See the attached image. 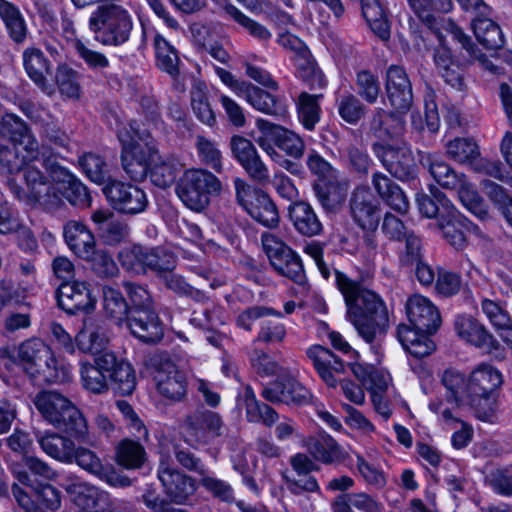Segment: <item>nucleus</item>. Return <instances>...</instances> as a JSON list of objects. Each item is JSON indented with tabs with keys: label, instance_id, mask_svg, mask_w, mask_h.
I'll return each mask as SVG.
<instances>
[{
	"label": "nucleus",
	"instance_id": "obj_64",
	"mask_svg": "<svg viewBox=\"0 0 512 512\" xmlns=\"http://www.w3.org/2000/svg\"><path fill=\"white\" fill-rule=\"evenodd\" d=\"M357 93L366 102L372 104L378 99L380 84L376 75L368 70H361L356 75Z\"/></svg>",
	"mask_w": 512,
	"mask_h": 512
},
{
	"label": "nucleus",
	"instance_id": "obj_53",
	"mask_svg": "<svg viewBox=\"0 0 512 512\" xmlns=\"http://www.w3.org/2000/svg\"><path fill=\"white\" fill-rule=\"evenodd\" d=\"M50 355L49 347L38 338H33L23 342L18 347L17 357L23 364L39 366L41 362L47 363Z\"/></svg>",
	"mask_w": 512,
	"mask_h": 512
},
{
	"label": "nucleus",
	"instance_id": "obj_50",
	"mask_svg": "<svg viewBox=\"0 0 512 512\" xmlns=\"http://www.w3.org/2000/svg\"><path fill=\"white\" fill-rule=\"evenodd\" d=\"M246 416L250 422H262L270 427L278 420L277 412L265 403H260L251 390L245 393Z\"/></svg>",
	"mask_w": 512,
	"mask_h": 512
},
{
	"label": "nucleus",
	"instance_id": "obj_13",
	"mask_svg": "<svg viewBox=\"0 0 512 512\" xmlns=\"http://www.w3.org/2000/svg\"><path fill=\"white\" fill-rule=\"evenodd\" d=\"M111 206L124 214H138L143 212L148 199L146 193L136 185L112 180L103 188Z\"/></svg>",
	"mask_w": 512,
	"mask_h": 512
},
{
	"label": "nucleus",
	"instance_id": "obj_18",
	"mask_svg": "<svg viewBox=\"0 0 512 512\" xmlns=\"http://www.w3.org/2000/svg\"><path fill=\"white\" fill-rule=\"evenodd\" d=\"M378 158L389 173L408 180L416 175V164L412 151L406 144L383 145L376 151Z\"/></svg>",
	"mask_w": 512,
	"mask_h": 512
},
{
	"label": "nucleus",
	"instance_id": "obj_57",
	"mask_svg": "<svg viewBox=\"0 0 512 512\" xmlns=\"http://www.w3.org/2000/svg\"><path fill=\"white\" fill-rule=\"evenodd\" d=\"M371 127L379 137H392L402 131L403 122L399 115L378 109L373 116Z\"/></svg>",
	"mask_w": 512,
	"mask_h": 512
},
{
	"label": "nucleus",
	"instance_id": "obj_39",
	"mask_svg": "<svg viewBox=\"0 0 512 512\" xmlns=\"http://www.w3.org/2000/svg\"><path fill=\"white\" fill-rule=\"evenodd\" d=\"M147 458L141 443L132 439H123L116 447L115 461L128 470L140 469Z\"/></svg>",
	"mask_w": 512,
	"mask_h": 512
},
{
	"label": "nucleus",
	"instance_id": "obj_7",
	"mask_svg": "<svg viewBox=\"0 0 512 512\" xmlns=\"http://www.w3.org/2000/svg\"><path fill=\"white\" fill-rule=\"evenodd\" d=\"M88 24L97 41L112 46L127 42L133 29L130 13L116 4L99 6L91 13Z\"/></svg>",
	"mask_w": 512,
	"mask_h": 512
},
{
	"label": "nucleus",
	"instance_id": "obj_30",
	"mask_svg": "<svg viewBox=\"0 0 512 512\" xmlns=\"http://www.w3.org/2000/svg\"><path fill=\"white\" fill-rule=\"evenodd\" d=\"M64 239L69 249L82 259L91 257L96 246L91 230L75 220L67 222L64 226Z\"/></svg>",
	"mask_w": 512,
	"mask_h": 512
},
{
	"label": "nucleus",
	"instance_id": "obj_26",
	"mask_svg": "<svg viewBox=\"0 0 512 512\" xmlns=\"http://www.w3.org/2000/svg\"><path fill=\"white\" fill-rule=\"evenodd\" d=\"M124 323L135 337L145 343H155L163 336V327L155 309L130 310Z\"/></svg>",
	"mask_w": 512,
	"mask_h": 512
},
{
	"label": "nucleus",
	"instance_id": "obj_23",
	"mask_svg": "<svg viewBox=\"0 0 512 512\" xmlns=\"http://www.w3.org/2000/svg\"><path fill=\"white\" fill-rule=\"evenodd\" d=\"M306 355L320 378L329 387H336L339 377L345 372L343 361L332 351L321 345L310 346L306 350Z\"/></svg>",
	"mask_w": 512,
	"mask_h": 512
},
{
	"label": "nucleus",
	"instance_id": "obj_44",
	"mask_svg": "<svg viewBox=\"0 0 512 512\" xmlns=\"http://www.w3.org/2000/svg\"><path fill=\"white\" fill-rule=\"evenodd\" d=\"M256 127L259 135L255 138L258 146L271 158L279 157L276 148L285 131V127L274 124L265 119H257Z\"/></svg>",
	"mask_w": 512,
	"mask_h": 512
},
{
	"label": "nucleus",
	"instance_id": "obj_54",
	"mask_svg": "<svg viewBox=\"0 0 512 512\" xmlns=\"http://www.w3.org/2000/svg\"><path fill=\"white\" fill-rule=\"evenodd\" d=\"M55 82L60 93L69 99L81 96L80 76L77 71L67 65H59L55 73Z\"/></svg>",
	"mask_w": 512,
	"mask_h": 512
},
{
	"label": "nucleus",
	"instance_id": "obj_21",
	"mask_svg": "<svg viewBox=\"0 0 512 512\" xmlns=\"http://www.w3.org/2000/svg\"><path fill=\"white\" fill-rule=\"evenodd\" d=\"M290 465L298 478H292L282 473V477L286 483L288 490L293 495H300L303 492L321 494L320 486L316 478L310 473L317 471V465L305 454L297 453L290 458Z\"/></svg>",
	"mask_w": 512,
	"mask_h": 512
},
{
	"label": "nucleus",
	"instance_id": "obj_15",
	"mask_svg": "<svg viewBox=\"0 0 512 512\" xmlns=\"http://www.w3.org/2000/svg\"><path fill=\"white\" fill-rule=\"evenodd\" d=\"M157 476L167 496L177 504H183L196 491L193 478L177 470L170 460L161 456Z\"/></svg>",
	"mask_w": 512,
	"mask_h": 512
},
{
	"label": "nucleus",
	"instance_id": "obj_46",
	"mask_svg": "<svg viewBox=\"0 0 512 512\" xmlns=\"http://www.w3.org/2000/svg\"><path fill=\"white\" fill-rule=\"evenodd\" d=\"M193 113L203 124L212 127L216 123L215 113L210 105L205 84L196 81L190 92Z\"/></svg>",
	"mask_w": 512,
	"mask_h": 512
},
{
	"label": "nucleus",
	"instance_id": "obj_31",
	"mask_svg": "<svg viewBox=\"0 0 512 512\" xmlns=\"http://www.w3.org/2000/svg\"><path fill=\"white\" fill-rule=\"evenodd\" d=\"M372 185L378 196L393 210L406 214L409 201L403 190L387 175L376 172L372 175Z\"/></svg>",
	"mask_w": 512,
	"mask_h": 512
},
{
	"label": "nucleus",
	"instance_id": "obj_56",
	"mask_svg": "<svg viewBox=\"0 0 512 512\" xmlns=\"http://www.w3.org/2000/svg\"><path fill=\"white\" fill-rule=\"evenodd\" d=\"M434 190L435 191L431 189V192L435 199L427 195H419L416 198L419 211L428 218H433L437 215L441 217L447 214L448 209L453 208L450 201L442 192L436 188Z\"/></svg>",
	"mask_w": 512,
	"mask_h": 512
},
{
	"label": "nucleus",
	"instance_id": "obj_16",
	"mask_svg": "<svg viewBox=\"0 0 512 512\" xmlns=\"http://www.w3.org/2000/svg\"><path fill=\"white\" fill-rule=\"evenodd\" d=\"M350 211L354 222L364 231L375 232L380 219L378 200L367 187H358L350 198Z\"/></svg>",
	"mask_w": 512,
	"mask_h": 512
},
{
	"label": "nucleus",
	"instance_id": "obj_61",
	"mask_svg": "<svg viewBox=\"0 0 512 512\" xmlns=\"http://www.w3.org/2000/svg\"><path fill=\"white\" fill-rule=\"evenodd\" d=\"M411 10L423 22L430 23L433 11L448 12L452 8L451 0H407Z\"/></svg>",
	"mask_w": 512,
	"mask_h": 512
},
{
	"label": "nucleus",
	"instance_id": "obj_51",
	"mask_svg": "<svg viewBox=\"0 0 512 512\" xmlns=\"http://www.w3.org/2000/svg\"><path fill=\"white\" fill-rule=\"evenodd\" d=\"M434 60L445 83L454 89L461 90L464 85L462 73L459 66L452 62L449 52L445 49L437 50Z\"/></svg>",
	"mask_w": 512,
	"mask_h": 512
},
{
	"label": "nucleus",
	"instance_id": "obj_28",
	"mask_svg": "<svg viewBox=\"0 0 512 512\" xmlns=\"http://www.w3.org/2000/svg\"><path fill=\"white\" fill-rule=\"evenodd\" d=\"M184 426L187 433L195 440L203 441L207 435L220 436L223 422L217 413L199 408L186 417Z\"/></svg>",
	"mask_w": 512,
	"mask_h": 512
},
{
	"label": "nucleus",
	"instance_id": "obj_47",
	"mask_svg": "<svg viewBox=\"0 0 512 512\" xmlns=\"http://www.w3.org/2000/svg\"><path fill=\"white\" fill-rule=\"evenodd\" d=\"M180 167V163L174 158L156 159L155 154L150 167L151 181L160 188L169 187L174 183Z\"/></svg>",
	"mask_w": 512,
	"mask_h": 512
},
{
	"label": "nucleus",
	"instance_id": "obj_37",
	"mask_svg": "<svg viewBox=\"0 0 512 512\" xmlns=\"http://www.w3.org/2000/svg\"><path fill=\"white\" fill-rule=\"evenodd\" d=\"M439 228L443 237L454 247L461 249L465 245V230L468 222L454 207L439 219Z\"/></svg>",
	"mask_w": 512,
	"mask_h": 512
},
{
	"label": "nucleus",
	"instance_id": "obj_25",
	"mask_svg": "<svg viewBox=\"0 0 512 512\" xmlns=\"http://www.w3.org/2000/svg\"><path fill=\"white\" fill-rule=\"evenodd\" d=\"M262 396L273 403L308 405L313 402L312 393L294 378L275 382L265 388Z\"/></svg>",
	"mask_w": 512,
	"mask_h": 512
},
{
	"label": "nucleus",
	"instance_id": "obj_29",
	"mask_svg": "<svg viewBox=\"0 0 512 512\" xmlns=\"http://www.w3.org/2000/svg\"><path fill=\"white\" fill-rule=\"evenodd\" d=\"M108 356L112 358L111 370L108 372L109 387L123 395H131L137 384L136 372L132 364L119 358L113 351H107Z\"/></svg>",
	"mask_w": 512,
	"mask_h": 512
},
{
	"label": "nucleus",
	"instance_id": "obj_22",
	"mask_svg": "<svg viewBox=\"0 0 512 512\" xmlns=\"http://www.w3.org/2000/svg\"><path fill=\"white\" fill-rule=\"evenodd\" d=\"M112 364L107 351L96 355L94 363L81 361L79 372L84 389L97 395L106 393L109 390L108 372Z\"/></svg>",
	"mask_w": 512,
	"mask_h": 512
},
{
	"label": "nucleus",
	"instance_id": "obj_45",
	"mask_svg": "<svg viewBox=\"0 0 512 512\" xmlns=\"http://www.w3.org/2000/svg\"><path fill=\"white\" fill-rule=\"evenodd\" d=\"M362 14L371 30L381 39L388 40L390 26L386 14L378 0H361Z\"/></svg>",
	"mask_w": 512,
	"mask_h": 512
},
{
	"label": "nucleus",
	"instance_id": "obj_42",
	"mask_svg": "<svg viewBox=\"0 0 512 512\" xmlns=\"http://www.w3.org/2000/svg\"><path fill=\"white\" fill-rule=\"evenodd\" d=\"M321 97V94L317 95L302 92L296 101L298 120L308 131L314 130L315 126L320 121L321 107L319 99Z\"/></svg>",
	"mask_w": 512,
	"mask_h": 512
},
{
	"label": "nucleus",
	"instance_id": "obj_55",
	"mask_svg": "<svg viewBox=\"0 0 512 512\" xmlns=\"http://www.w3.org/2000/svg\"><path fill=\"white\" fill-rule=\"evenodd\" d=\"M176 266L175 256L163 248H147L145 271L150 269L163 277Z\"/></svg>",
	"mask_w": 512,
	"mask_h": 512
},
{
	"label": "nucleus",
	"instance_id": "obj_33",
	"mask_svg": "<svg viewBox=\"0 0 512 512\" xmlns=\"http://www.w3.org/2000/svg\"><path fill=\"white\" fill-rule=\"evenodd\" d=\"M27 469L36 477L43 480H54L57 477V473L42 459L35 456H25L23 464L12 463L11 473L14 478L21 484L34 487V481L28 473Z\"/></svg>",
	"mask_w": 512,
	"mask_h": 512
},
{
	"label": "nucleus",
	"instance_id": "obj_34",
	"mask_svg": "<svg viewBox=\"0 0 512 512\" xmlns=\"http://www.w3.org/2000/svg\"><path fill=\"white\" fill-rule=\"evenodd\" d=\"M241 98H244L254 109L268 115L284 117L287 114L286 106L274 95L248 83Z\"/></svg>",
	"mask_w": 512,
	"mask_h": 512
},
{
	"label": "nucleus",
	"instance_id": "obj_62",
	"mask_svg": "<svg viewBox=\"0 0 512 512\" xmlns=\"http://www.w3.org/2000/svg\"><path fill=\"white\" fill-rule=\"evenodd\" d=\"M79 163L83 172L95 183H103L108 176L107 164L98 154L86 153L79 159Z\"/></svg>",
	"mask_w": 512,
	"mask_h": 512
},
{
	"label": "nucleus",
	"instance_id": "obj_1",
	"mask_svg": "<svg viewBox=\"0 0 512 512\" xmlns=\"http://www.w3.org/2000/svg\"><path fill=\"white\" fill-rule=\"evenodd\" d=\"M9 140L14 146L10 151L0 154V161L7 166L10 174L16 177L7 179L15 196L27 203H50L51 183L31 161L39 155V143L27 124L17 115H0V140Z\"/></svg>",
	"mask_w": 512,
	"mask_h": 512
},
{
	"label": "nucleus",
	"instance_id": "obj_2",
	"mask_svg": "<svg viewBox=\"0 0 512 512\" xmlns=\"http://www.w3.org/2000/svg\"><path fill=\"white\" fill-rule=\"evenodd\" d=\"M335 282L347 307L346 316L359 336L367 343L373 342L377 328L388 321L386 306L374 291L335 270Z\"/></svg>",
	"mask_w": 512,
	"mask_h": 512
},
{
	"label": "nucleus",
	"instance_id": "obj_40",
	"mask_svg": "<svg viewBox=\"0 0 512 512\" xmlns=\"http://www.w3.org/2000/svg\"><path fill=\"white\" fill-rule=\"evenodd\" d=\"M487 15H477L473 20L474 34L477 40L488 49H499L504 43V35L500 26Z\"/></svg>",
	"mask_w": 512,
	"mask_h": 512
},
{
	"label": "nucleus",
	"instance_id": "obj_20",
	"mask_svg": "<svg viewBox=\"0 0 512 512\" xmlns=\"http://www.w3.org/2000/svg\"><path fill=\"white\" fill-rule=\"evenodd\" d=\"M22 63L29 79L46 95L52 96L55 87L49 82L52 64L44 52L35 46H29L22 52Z\"/></svg>",
	"mask_w": 512,
	"mask_h": 512
},
{
	"label": "nucleus",
	"instance_id": "obj_63",
	"mask_svg": "<svg viewBox=\"0 0 512 512\" xmlns=\"http://www.w3.org/2000/svg\"><path fill=\"white\" fill-rule=\"evenodd\" d=\"M287 336L285 324L272 319H263L259 324L256 341L264 344H280Z\"/></svg>",
	"mask_w": 512,
	"mask_h": 512
},
{
	"label": "nucleus",
	"instance_id": "obj_17",
	"mask_svg": "<svg viewBox=\"0 0 512 512\" xmlns=\"http://www.w3.org/2000/svg\"><path fill=\"white\" fill-rule=\"evenodd\" d=\"M454 329L461 341L483 349L489 354L500 347L499 341L489 332L485 325L471 315L461 314L456 316Z\"/></svg>",
	"mask_w": 512,
	"mask_h": 512
},
{
	"label": "nucleus",
	"instance_id": "obj_59",
	"mask_svg": "<svg viewBox=\"0 0 512 512\" xmlns=\"http://www.w3.org/2000/svg\"><path fill=\"white\" fill-rule=\"evenodd\" d=\"M449 34L451 38L455 41H457L462 48L467 50L470 56L474 57L476 60L479 61L481 66L493 73L496 74L499 72V68L492 63L490 59H488L484 54L476 52V46L472 43L471 38L466 35L460 27L455 25L454 23L449 24Z\"/></svg>",
	"mask_w": 512,
	"mask_h": 512
},
{
	"label": "nucleus",
	"instance_id": "obj_27",
	"mask_svg": "<svg viewBox=\"0 0 512 512\" xmlns=\"http://www.w3.org/2000/svg\"><path fill=\"white\" fill-rule=\"evenodd\" d=\"M109 341L110 337L104 325L91 317L84 319L83 326L75 337V344L81 352L95 356L107 351L105 348Z\"/></svg>",
	"mask_w": 512,
	"mask_h": 512
},
{
	"label": "nucleus",
	"instance_id": "obj_58",
	"mask_svg": "<svg viewBox=\"0 0 512 512\" xmlns=\"http://www.w3.org/2000/svg\"><path fill=\"white\" fill-rule=\"evenodd\" d=\"M481 310L496 330L512 331V317L504 305L499 302L483 298L481 300Z\"/></svg>",
	"mask_w": 512,
	"mask_h": 512
},
{
	"label": "nucleus",
	"instance_id": "obj_3",
	"mask_svg": "<svg viewBox=\"0 0 512 512\" xmlns=\"http://www.w3.org/2000/svg\"><path fill=\"white\" fill-rule=\"evenodd\" d=\"M503 381L501 371L489 363H481L471 371L466 400L479 420L493 422Z\"/></svg>",
	"mask_w": 512,
	"mask_h": 512
},
{
	"label": "nucleus",
	"instance_id": "obj_35",
	"mask_svg": "<svg viewBox=\"0 0 512 512\" xmlns=\"http://www.w3.org/2000/svg\"><path fill=\"white\" fill-rule=\"evenodd\" d=\"M312 189L322 208L330 212H335L341 208L348 192L347 185L339 183L337 179L315 182Z\"/></svg>",
	"mask_w": 512,
	"mask_h": 512
},
{
	"label": "nucleus",
	"instance_id": "obj_48",
	"mask_svg": "<svg viewBox=\"0 0 512 512\" xmlns=\"http://www.w3.org/2000/svg\"><path fill=\"white\" fill-rule=\"evenodd\" d=\"M215 1L228 16L240 24L244 29H246L251 36L261 41H267L271 38L272 34L265 26L247 17L239 9L228 3L226 0Z\"/></svg>",
	"mask_w": 512,
	"mask_h": 512
},
{
	"label": "nucleus",
	"instance_id": "obj_10",
	"mask_svg": "<svg viewBox=\"0 0 512 512\" xmlns=\"http://www.w3.org/2000/svg\"><path fill=\"white\" fill-rule=\"evenodd\" d=\"M234 186L238 203L253 219L266 227L278 224V211L266 193L253 188L240 178L234 180Z\"/></svg>",
	"mask_w": 512,
	"mask_h": 512
},
{
	"label": "nucleus",
	"instance_id": "obj_14",
	"mask_svg": "<svg viewBox=\"0 0 512 512\" xmlns=\"http://www.w3.org/2000/svg\"><path fill=\"white\" fill-rule=\"evenodd\" d=\"M446 155L459 164L471 165L477 171L486 173L497 179H502L501 165L498 162L480 160L476 163L480 155L478 145L468 138H455L445 145Z\"/></svg>",
	"mask_w": 512,
	"mask_h": 512
},
{
	"label": "nucleus",
	"instance_id": "obj_11",
	"mask_svg": "<svg viewBox=\"0 0 512 512\" xmlns=\"http://www.w3.org/2000/svg\"><path fill=\"white\" fill-rule=\"evenodd\" d=\"M278 43L285 49L292 51L296 72L299 78L311 88H324L326 79L311 58V54L304 42L289 32L279 35Z\"/></svg>",
	"mask_w": 512,
	"mask_h": 512
},
{
	"label": "nucleus",
	"instance_id": "obj_52",
	"mask_svg": "<svg viewBox=\"0 0 512 512\" xmlns=\"http://www.w3.org/2000/svg\"><path fill=\"white\" fill-rule=\"evenodd\" d=\"M195 148L200 162L211 167L216 172L222 171V153L218 144L203 135H197L195 139Z\"/></svg>",
	"mask_w": 512,
	"mask_h": 512
},
{
	"label": "nucleus",
	"instance_id": "obj_41",
	"mask_svg": "<svg viewBox=\"0 0 512 512\" xmlns=\"http://www.w3.org/2000/svg\"><path fill=\"white\" fill-rule=\"evenodd\" d=\"M65 489L76 505L86 512H97L98 502L106 497L105 492L84 482H73Z\"/></svg>",
	"mask_w": 512,
	"mask_h": 512
},
{
	"label": "nucleus",
	"instance_id": "obj_49",
	"mask_svg": "<svg viewBox=\"0 0 512 512\" xmlns=\"http://www.w3.org/2000/svg\"><path fill=\"white\" fill-rule=\"evenodd\" d=\"M154 49L158 67L175 76L178 74L179 57L175 48L159 33L154 36Z\"/></svg>",
	"mask_w": 512,
	"mask_h": 512
},
{
	"label": "nucleus",
	"instance_id": "obj_60",
	"mask_svg": "<svg viewBox=\"0 0 512 512\" xmlns=\"http://www.w3.org/2000/svg\"><path fill=\"white\" fill-rule=\"evenodd\" d=\"M308 450L315 460L325 464L333 463L341 458V448L331 437L312 441L308 445Z\"/></svg>",
	"mask_w": 512,
	"mask_h": 512
},
{
	"label": "nucleus",
	"instance_id": "obj_12",
	"mask_svg": "<svg viewBox=\"0 0 512 512\" xmlns=\"http://www.w3.org/2000/svg\"><path fill=\"white\" fill-rule=\"evenodd\" d=\"M153 378L157 391L165 398L178 401L186 394V378L166 355H157L152 359Z\"/></svg>",
	"mask_w": 512,
	"mask_h": 512
},
{
	"label": "nucleus",
	"instance_id": "obj_36",
	"mask_svg": "<svg viewBox=\"0 0 512 512\" xmlns=\"http://www.w3.org/2000/svg\"><path fill=\"white\" fill-rule=\"evenodd\" d=\"M289 215L295 229L300 234L311 237L322 232L323 225L310 204L295 203L290 207Z\"/></svg>",
	"mask_w": 512,
	"mask_h": 512
},
{
	"label": "nucleus",
	"instance_id": "obj_6",
	"mask_svg": "<svg viewBox=\"0 0 512 512\" xmlns=\"http://www.w3.org/2000/svg\"><path fill=\"white\" fill-rule=\"evenodd\" d=\"M34 404L42 417L54 427L64 429L78 439L87 437L85 418L64 395L56 391H44L36 396Z\"/></svg>",
	"mask_w": 512,
	"mask_h": 512
},
{
	"label": "nucleus",
	"instance_id": "obj_4",
	"mask_svg": "<svg viewBox=\"0 0 512 512\" xmlns=\"http://www.w3.org/2000/svg\"><path fill=\"white\" fill-rule=\"evenodd\" d=\"M118 138L122 144L121 161L125 173L135 181L145 179L157 153L150 131L133 120L129 128L118 131Z\"/></svg>",
	"mask_w": 512,
	"mask_h": 512
},
{
	"label": "nucleus",
	"instance_id": "obj_32",
	"mask_svg": "<svg viewBox=\"0 0 512 512\" xmlns=\"http://www.w3.org/2000/svg\"><path fill=\"white\" fill-rule=\"evenodd\" d=\"M37 442L42 451L49 457L61 462L70 464L74 462L75 443L56 432L37 433Z\"/></svg>",
	"mask_w": 512,
	"mask_h": 512
},
{
	"label": "nucleus",
	"instance_id": "obj_19",
	"mask_svg": "<svg viewBox=\"0 0 512 512\" xmlns=\"http://www.w3.org/2000/svg\"><path fill=\"white\" fill-rule=\"evenodd\" d=\"M59 307L69 314L91 313L96 306L88 285L83 281L64 282L57 291Z\"/></svg>",
	"mask_w": 512,
	"mask_h": 512
},
{
	"label": "nucleus",
	"instance_id": "obj_38",
	"mask_svg": "<svg viewBox=\"0 0 512 512\" xmlns=\"http://www.w3.org/2000/svg\"><path fill=\"white\" fill-rule=\"evenodd\" d=\"M0 17L11 39L16 43H23L27 37L28 28L20 10L13 3L0 0Z\"/></svg>",
	"mask_w": 512,
	"mask_h": 512
},
{
	"label": "nucleus",
	"instance_id": "obj_5",
	"mask_svg": "<svg viewBox=\"0 0 512 512\" xmlns=\"http://www.w3.org/2000/svg\"><path fill=\"white\" fill-rule=\"evenodd\" d=\"M420 163L423 167L428 169L430 175L439 186L456 192L463 206L469 211L479 218H484L487 215L486 209L474 185L468 180L464 173L455 171L436 154H421Z\"/></svg>",
	"mask_w": 512,
	"mask_h": 512
},
{
	"label": "nucleus",
	"instance_id": "obj_24",
	"mask_svg": "<svg viewBox=\"0 0 512 512\" xmlns=\"http://www.w3.org/2000/svg\"><path fill=\"white\" fill-rule=\"evenodd\" d=\"M406 313L410 324L422 332H434L441 324L436 306L421 295H413L407 300Z\"/></svg>",
	"mask_w": 512,
	"mask_h": 512
},
{
	"label": "nucleus",
	"instance_id": "obj_9",
	"mask_svg": "<svg viewBox=\"0 0 512 512\" xmlns=\"http://www.w3.org/2000/svg\"><path fill=\"white\" fill-rule=\"evenodd\" d=\"M264 252L273 269L297 284L305 281V272L299 255L276 235L266 232L261 236Z\"/></svg>",
	"mask_w": 512,
	"mask_h": 512
},
{
	"label": "nucleus",
	"instance_id": "obj_43",
	"mask_svg": "<svg viewBox=\"0 0 512 512\" xmlns=\"http://www.w3.org/2000/svg\"><path fill=\"white\" fill-rule=\"evenodd\" d=\"M102 293L105 315L115 324L122 325L130 313L125 297L118 289L111 286H104Z\"/></svg>",
	"mask_w": 512,
	"mask_h": 512
},
{
	"label": "nucleus",
	"instance_id": "obj_8",
	"mask_svg": "<svg viewBox=\"0 0 512 512\" xmlns=\"http://www.w3.org/2000/svg\"><path fill=\"white\" fill-rule=\"evenodd\" d=\"M220 180L206 169L186 170L176 185V194L191 210L200 212L210 203V196L220 193Z\"/></svg>",
	"mask_w": 512,
	"mask_h": 512
}]
</instances>
